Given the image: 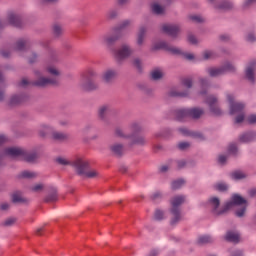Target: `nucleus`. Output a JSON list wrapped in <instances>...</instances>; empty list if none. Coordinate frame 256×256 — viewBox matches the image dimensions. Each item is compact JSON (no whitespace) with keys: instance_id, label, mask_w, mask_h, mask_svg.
Segmentation results:
<instances>
[{"instance_id":"10","label":"nucleus","mask_w":256,"mask_h":256,"mask_svg":"<svg viewBox=\"0 0 256 256\" xmlns=\"http://www.w3.org/2000/svg\"><path fill=\"white\" fill-rule=\"evenodd\" d=\"M227 99L230 103V115L241 113L245 109V104L241 102H235V97L233 94H228Z\"/></svg>"},{"instance_id":"62","label":"nucleus","mask_w":256,"mask_h":256,"mask_svg":"<svg viewBox=\"0 0 256 256\" xmlns=\"http://www.w3.org/2000/svg\"><path fill=\"white\" fill-rule=\"evenodd\" d=\"M177 165H178V169H183V167L187 165V162H185L184 160H180L177 162Z\"/></svg>"},{"instance_id":"27","label":"nucleus","mask_w":256,"mask_h":256,"mask_svg":"<svg viewBox=\"0 0 256 256\" xmlns=\"http://www.w3.org/2000/svg\"><path fill=\"white\" fill-rule=\"evenodd\" d=\"M178 131L185 136L192 135L193 137H199V139H203V135L200 133H191L190 131L187 130V128H179Z\"/></svg>"},{"instance_id":"43","label":"nucleus","mask_w":256,"mask_h":256,"mask_svg":"<svg viewBox=\"0 0 256 256\" xmlns=\"http://www.w3.org/2000/svg\"><path fill=\"white\" fill-rule=\"evenodd\" d=\"M233 7V4L231 2H222L218 9H231Z\"/></svg>"},{"instance_id":"57","label":"nucleus","mask_w":256,"mask_h":256,"mask_svg":"<svg viewBox=\"0 0 256 256\" xmlns=\"http://www.w3.org/2000/svg\"><path fill=\"white\" fill-rule=\"evenodd\" d=\"M134 66L138 69V71H141L142 70V68H141V60L135 59L134 60Z\"/></svg>"},{"instance_id":"3","label":"nucleus","mask_w":256,"mask_h":256,"mask_svg":"<svg viewBox=\"0 0 256 256\" xmlns=\"http://www.w3.org/2000/svg\"><path fill=\"white\" fill-rule=\"evenodd\" d=\"M4 153L8 157H20L22 161H27V163H33L37 159V153L28 152L23 148L9 147L4 150Z\"/></svg>"},{"instance_id":"9","label":"nucleus","mask_w":256,"mask_h":256,"mask_svg":"<svg viewBox=\"0 0 256 256\" xmlns=\"http://www.w3.org/2000/svg\"><path fill=\"white\" fill-rule=\"evenodd\" d=\"M227 71H230V72L235 71V66L227 63L223 67L208 68V73H209L210 77H219L221 75H225V73H227Z\"/></svg>"},{"instance_id":"17","label":"nucleus","mask_w":256,"mask_h":256,"mask_svg":"<svg viewBox=\"0 0 256 256\" xmlns=\"http://www.w3.org/2000/svg\"><path fill=\"white\" fill-rule=\"evenodd\" d=\"M256 132H247L240 136L239 141L241 143H251V141H255Z\"/></svg>"},{"instance_id":"21","label":"nucleus","mask_w":256,"mask_h":256,"mask_svg":"<svg viewBox=\"0 0 256 256\" xmlns=\"http://www.w3.org/2000/svg\"><path fill=\"white\" fill-rule=\"evenodd\" d=\"M111 151L117 157H121V155H123V153L125 151V148H123V145H121V144H114L111 146Z\"/></svg>"},{"instance_id":"35","label":"nucleus","mask_w":256,"mask_h":256,"mask_svg":"<svg viewBox=\"0 0 256 256\" xmlns=\"http://www.w3.org/2000/svg\"><path fill=\"white\" fill-rule=\"evenodd\" d=\"M151 77L154 81H157L163 77V72H161V70H154L151 73Z\"/></svg>"},{"instance_id":"58","label":"nucleus","mask_w":256,"mask_h":256,"mask_svg":"<svg viewBox=\"0 0 256 256\" xmlns=\"http://www.w3.org/2000/svg\"><path fill=\"white\" fill-rule=\"evenodd\" d=\"M31 82L28 81L26 78L22 79V81L19 83L20 87H27Z\"/></svg>"},{"instance_id":"61","label":"nucleus","mask_w":256,"mask_h":256,"mask_svg":"<svg viewBox=\"0 0 256 256\" xmlns=\"http://www.w3.org/2000/svg\"><path fill=\"white\" fill-rule=\"evenodd\" d=\"M0 54L2 55V57L7 58V57H9L11 55V52L8 51V50H1Z\"/></svg>"},{"instance_id":"18","label":"nucleus","mask_w":256,"mask_h":256,"mask_svg":"<svg viewBox=\"0 0 256 256\" xmlns=\"http://www.w3.org/2000/svg\"><path fill=\"white\" fill-rule=\"evenodd\" d=\"M25 101H27V96L16 95L11 97L9 105L13 107L14 105H21V103H25Z\"/></svg>"},{"instance_id":"6","label":"nucleus","mask_w":256,"mask_h":256,"mask_svg":"<svg viewBox=\"0 0 256 256\" xmlns=\"http://www.w3.org/2000/svg\"><path fill=\"white\" fill-rule=\"evenodd\" d=\"M185 203V196L178 195L174 196L171 199V214L173 215V218L171 219V225H176V223H179L181 221V210L179 207Z\"/></svg>"},{"instance_id":"28","label":"nucleus","mask_w":256,"mask_h":256,"mask_svg":"<svg viewBox=\"0 0 256 256\" xmlns=\"http://www.w3.org/2000/svg\"><path fill=\"white\" fill-rule=\"evenodd\" d=\"M183 185H185V180L179 179V180L173 181L171 184V187L175 191L177 189H181V187H183Z\"/></svg>"},{"instance_id":"41","label":"nucleus","mask_w":256,"mask_h":256,"mask_svg":"<svg viewBox=\"0 0 256 256\" xmlns=\"http://www.w3.org/2000/svg\"><path fill=\"white\" fill-rule=\"evenodd\" d=\"M117 39H119V36H109L105 39V42L107 43V45H113V43H115Z\"/></svg>"},{"instance_id":"31","label":"nucleus","mask_w":256,"mask_h":256,"mask_svg":"<svg viewBox=\"0 0 256 256\" xmlns=\"http://www.w3.org/2000/svg\"><path fill=\"white\" fill-rule=\"evenodd\" d=\"M231 177L232 179L239 180V179H245V177L247 176L242 171H235L231 174Z\"/></svg>"},{"instance_id":"20","label":"nucleus","mask_w":256,"mask_h":256,"mask_svg":"<svg viewBox=\"0 0 256 256\" xmlns=\"http://www.w3.org/2000/svg\"><path fill=\"white\" fill-rule=\"evenodd\" d=\"M57 188L50 187V194L45 198V203H55L57 201Z\"/></svg>"},{"instance_id":"53","label":"nucleus","mask_w":256,"mask_h":256,"mask_svg":"<svg viewBox=\"0 0 256 256\" xmlns=\"http://www.w3.org/2000/svg\"><path fill=\"white\" fill-rule=\"evenodd\" d=\"M245 121V114H240L235 118V123H243Z\"/></svg>"},{"instance_id":"22","label":"nucleus","mask_w":256,"mask_h":256,"mask_svg":"<svg viewBox=\"0 0 256 256\" xmlns=\"http://www.w3.org/2000/svg\"><path fill=\"white\" fill-rule=\"evenodd\" d=\"M27 47H29V41L21 39V40L17 41L15 50L16 51H25V49H27Z\"/></svg>"},{"instance_id":"8","label":"nucleus","mask_w":256,"mask_h":256,"mask_svg":"<svg viewBox=\"0 0 256 256\" xmlns=\"http://www.w3.org/2000/svg\"><path fill=\"white\" fill-rule=\"evenodd\" d=\"M8 25L21 28L23 27V22L21 21V17H19V15L15 14L14 12H9L7 20H0V29H3Z\"/></svg>"},{"instance_id":"42","label":"nucleus","mask_w":256,"mask_h":256,"mask_svg":"<svg viewBox=\"0 0 256 256\" xmlns=\"http://www.w3.org/2000/svg\"><path fill=\"white\" fill-rule=\"evenodd\" d=\"M53 33H54V35H56V37H59V35H61V33H63V29H61V26L56 24L53 26Z\"/></svg>"},{"instance_id":"54","label":"nucleus","mask_w":256,"mask_h":256,"mask_svg":"<svg viewBox=\"0 0 256 256\" xmlns=\"http://www.w3.org/2000/svg\"><path fill=\"white\" fill-rule=\"evenodd\" d=\"M227 162V156L225 155H220L218 157V163H220L221 165H225V163Z\"/></svg>"},{"instance_id":"38","label":"nucleus","mask_w":256,"mask_h":256,"mask_svg":"<svg viewBox=\"0 0 256 256\" xmlns=\"http://www.w3.org/2000/svg\"><path fill=\"white\" fill-rule=\"evenodd\" d=\"M48 133H51V127L43 125L40 130V137H46Z\"/></svg>"},{"instance_id":"13","label":"nucleus","mask_w":256,"mask_h":256,"mask_svg":"<svg viewBox=\"0 0 256 256\" xmlns=\"http://www.w3.org/2000/svg\"><path fill=\"white\" fill-rule=\"evenodd\" d=\"M157 49H164V51H168L169 53H172V55H181V50H179V48L172 47L166 42H159L156 44L154 50Z\"/></svg>"},{"instance_id":"45","label":"nucleus","mask_w":256,"mask_h":256,"mask_svg":"<svg viewBox=\"0 0 256 256\" xmlns=\"http://www.w3.org/2000/svg\"><path fill=\"white\" fill-rule=\"evenodd\" d=\"M118 12L117 10H109L106 14L107 19H115L117 17Z\"/></svg>"},{"instance_id":"56","label":"nucleus","mask_w":256,"mask_h":256,"mask_svg":"<svg viewBox=\"0 0 256 256\" xmlns=\"http://www.w3.org/2000/svg\"><path fill=\"white\" fill-rule=\"evenodd\" d=\"M255 39H256L255 34H253V33L248 34L246 37V41H248L249 43H253L255 41Z\"/></svg>"},{"instance_id":"36","label":"nucleus","mask_w":256,"mask_h":256,"mask_svg":"<svg viewBox=\"0 0 256 256\" xmlns=\"http://www.w3.org/2000/svg\"><path fill=\"white\" fill-rule=\"evenodd\" d=\"M134 140H133V144L134 145H145V138L141 137V136H136L135 134H133Z\"/></svg>"},{"instance_id":"59","label":"nucleus","mask_w":256,"mask_h":256,"mask_svg":"<svg viewBox=\"0 0 256 256\" xmlns=\"http://www.w3.org/2000/svg\"><path fill=\"white\" fill-rule=\"evenodd\" d=\"M115 135H116V137H127V136H125V134H123V131L119 128L116 129Z\"/></svg>"},{"instance_id":"15","label":"nucleus","mask_w":256,"mask_h":256,"mask_svg":"<svg viewBox=\"0 0 256 256\" xmlns=\"http://www.w3.org/2000/svg\"><path fill=\"white\" fill-rule=\"evenodd\" d=\"M255 67L256 62L252 61L246 68V78L248 79V81H250V83H255Z\"/></svg>"},{"instance_id":"60","label":"nucleus","mask_w":256,"mask_h":256,"mask_svg":"<svg viewBox=\"0 0 256 256\" xmlns=\"http://www.w3.org/2000/svg\"><path fill=\"white\" fill-rule=\"evenodd\" d=\"M200 85H201L202 89H205V87L209 86V82H207L206 79H201L200 80Z\"/></svg>"},{"instance_id":"29","label":"nucleus","mask_w":256,"mask_h":256,"mask_svg":"<svg viewBox=\"0 0 256 256\" xmlns=\"http://www.w3.org/2000/svg\"><path fill=\"white\" fill-rule=\"evenodd\" d=\"M52 137L55 141H65L67 139V135L60 132H53Z\"/></svg>"},{"instance_id":"16","label":"nucleus","mask_w":256,"mask_h":256,"mask_svg":"<svg viewBox=\"0 0 256 256\" xmlns=\"http://www.w3.org/2000/svg\"><path fill=\"white\" fill-rule=\"evenodd\" d=\"M102 79L105 83H113L117 79V71L111 69L106 70L103 73Z\"/></svg>"},{"instance_id":"5","label":"nucleus","mask_w":256,"mask_h":256,"mask_svg":"<svg viewBox=\"0 0 256 256\" xmlns=\"http://www.w3.org/2000/svg\"><path fill=\"white\" fill-rule=\"evenodd\" d=\"M97 77V72L93 68H88L82 74L81 87L84 91H95L99 87L93 79Z\"/></svg>"},{"instance_id":"24","label":"nucleus","mask_w":256,"mask_h":256,"mask_svg":"<svg viewBox=\"0 0 256 256\" xmlns=\"http://www.w3.org/2000/svg\"><path fill=\"white\" fill-rule=\"evenodd\" d=\"M145 33H147V28H145L144 26L140 27L138 32V39H137L138 45H143V41L145 39Z\"/></svg>"},{"instance_id":"39","label":"nucleus","mask_w":256,"mask_h":256,"mask_svg":"<svg viewBox=\"0 0 256 256\" xmlns=\"http://www.w3.org/2000/svg\"><path fill=\"white\" fill-rule=\"evenodd\" d=\"M152 201H161L163 199V194L160 191H156L151 195Z\"/></svg>"},{"instance_id":"63","label":"nucleus","mask_w":256,"mask_h":256,"mask_svg":"<svg viewBox=\"0 0 256 256\" xmlns=\"http://www.w3.org/2000/svg\"><path fill=\"white\" fill-rule=\"evenodd\" d=\"M9 141L8 138H6L5 135H0V145H3L4 143H7Z\"/></svg>"},{"instance_id":"55","label":"nucleus","mask_w":256,"mask_h":256,"mask_svg":"<svg viewBox=\"0 0 256 256\" xmlns=\"http://www.w3.org/2000/svg\"><path fill=\"white\" fill-rule=\"evenodd\" d=\"M188 41L189 43H191L192 45H197V38L193 35H189L188 36Z\"/></svg>"},{"instance_id":"11","label":"nucleus","mask_w":256,"mask_h":256,"mask_svg":"<svg viewBox=\"0 0 256 256\" xmlns=\"http://www.w3.org/2000/svg\"><path fill=\"white\" fill-rule=\"evenodd\" d=\"M206 103H207V105H209L212 115H215L216 117L223 115L221 108H219V106L217 105V97L208 96L206 99Z\"/></svg>"},{"instance_id":"2","label":"nucleus","mask_w":256,"mask_h":256,"mask_svg":"<svg viewBox=\"0 0 256 256\" xmlns=\"http://www.w3.org/2000/svg\"><path fill=\"white\" fill-rule=\"evenodd\" d=\"M56 162L59 165H71L72 167H74V169H76V172L78 173V175H83L88 179H93L94 177H97V175H99L97 171L89 169L88 161H85L81 158H78L75 161L71 162L63 157H58L56 159Z\"/></svg>"},{"instance_id":"26","label":"nucleus","mask_w":256,"mask_h":256,"mask_svg":"<svg viewBox=\"0 0 256 256\" xmlns=\"http://www.w3.org/2000/svg\"><path fill=\"white\" fill-rule=\"evenodd\" d=\"M151 8L155 15H163V13H165V9L157 3L152 4Z\"/></svg>"},{"instance_id":"51","label":"nucleus","mask_w":256,"mask_h":256,"mask_svg":"<svg viewBox=\"0 0 256 256\" xmlns=\"http://www.w3.org/2000/svg\"><path fill=\"white\" fill-rule=\"evenodd\" d=\"M247 121L250 125H253L256 123V115L252 114L250 116H248Z\"/></svg>"},{"instance_id":"25","label":"nucleus","mask_w":256,"mask_h":256,"mask_svg":"<svg viewBox=\"0 0 256 256\" xmlns=\"http://www.w3.org/2000/svg\"><path fill=\"white\" fill-rule=\"evenodd\" d=\"M207 243H213V238L211 236L204 235L198 238V245H207Z\"/></svg>"},{"instance_id":"40","label":"nucleus","mask_w":256,"mask_h":256,"mask_svg":"<svg viewBox=\"0 0 256 256\" xmlns=\"http://www.w3.org/2000/svg\"><path fill=\"white\" fill-rule=\"evenodd\" d=\"M187 95H189L188 92L170 91V97H187Z\"/></svg>"},{"instance_id":"7","label":"nucleus","mask_w":256,"mask_h":256,"mask_svg":"<svg viewBox=\"0 0 256 256\" xmlns=\"http://www.w3.org/2000/svg\"><path fill=\"white\" fill-rule=\"evenodd\" d=\"M203 109L190 108V109H179L175 111L176 121H185V119H199L203 115Z\"/></svg>"},{"instance_id":"1","label":"nucleus","mask_w":256,"mask_h":256,"mask_svg":"<svg viewBox=\"0 0 256 256\" xmlns=\"http://www.w3.org/2000/svg\"><path fill=\"white\" fill-rule=\"evenodd\" d=\"M210 205L212 206V213L214 215H223V213H227V211L234 207V205H243L240 209L236 211V217H243L245 215V211H247V200H245V198L241 197L239 194H233L231 201L227 202L224 205V208L220 211L217 210L219 209V205H221L219 198H211Z\"/></svg>"},{"instance_id":"34","label":"nucleus","mask_w":256,"mask_h":256,"mask_svg":"<svg viewBox=\"0 0 256 256\" xmlns=\"http://www.w3.org/2000/svg\"><path fill=\"white\" fill-rule=\"evenodd\" d=\"M182 85L187 87V89H191V87H193V79L189 77L182 79Z\"/></svg>"},{"instance_id":"44","label":"nucleus","mask_w":256,"mask_h":256,"mask_svg":"<svg viewBox=\"0 0 256 256\" xmlns=\"http://www.w3.org/2000/svg\"><path fill=\"white\" fill-rule=\"evenodd\" d=\"M164 217V213L161 210H156L155 214H154V218L156 219V221H161L163 220Z\"/></svg>"},{"instance_id":"48","label":"nucleus","mask_w":256,"mask_h":256,"mask_svg":"<svg viewBox=\"0 0 256 256\" xmlns=\"http://www.w3.org/2000/svg\"><path fill=\"white\" fill-rule=\"evenodd\" d=\"M190 144L188 142H180L178 144V149L181 151H185V149L189 148Z\"/></svg>"},{"instance_id":"37","label":"nucleus","mask_w":256,"mask_h":256,"mask_svg":"<svg viewBox=\"0 0 256 256\" xmlns=\"http://www.w3.org/2000/svg\"><path fill=\"white\" fill-rule=\"evenodd\" d=\"M107 113H109V107L108 106H102L99 109V117H100V119H105V115H107Z\"/></svg>"},{"instance_id":"33","label":"nucleus","mask_w":256,"mask_h":256,"mask_svg":"<svg viewBox=\"0 0 256 256\" xmlns=\"http://www.w3.org/2000/svg\"><path fill=\"white\" fill-rule=\"evenodd\" d=\"M20 177L22 179H33V177H36V174L34 172H29V171H23L20 174Z\"/></svg>"},{"instance_id":"23","label":"nucleus","mask_w":256,"mask_h":256,"mask_svg":"<svg viewBox=\"0 0 256 256\" xmlns=\"http://www.w3.org/2000/svg\"><path fill=\"white\" fill-rule=\"evenodd\" d=\"M129 25H131V21H129V20L123 21L120 24V26L115 29L116 35H121L123 33V31H125V29H127V27H129Z\"/></svg>"},{"instance_id":"46","label":"nucleus","mask_w":256,"mask_h":256,"mask_svg":"<svg viewBox=\"0 0 256 256\" xmlns=\"http://www.w3.org/2000/svg\"><path fill=\"white\" fill-rule=\"evenodd\" d=\"M228 153H230L231 155H237V145L230 144L228 147Z\"/></svg>"},{"instance_id":"47","label":"nucleus","mask_w":256,"mask_h":256,"mask_svg":"<svg viewBox=\"0 0 256 256\" xmlns=\"http://www.w3.org/2000/svg\"><path fill=\"white\" fill-rule=\"evenodd\" d=\"M189 18L191 21H194V23H203V17L199 15H192Z\"/></svg>"},{"instance_id":"30","label":"nucleus","mask_w":256,"mask_h":256,"mask_svg":"<svg viewBox=\"0 0 256 256\" xmlns=\"http://www.w3.org/2000/svg\"><path fill=\"white\" fill-rule=\"evenodd\" d=\"M25 201L23 197H21V192H15L12 194V202L13 203H23Z\"/></svg>"},{"instance_id":"4","label":"nucleus","mask_w":256,"mask_h":256,"mask_svg":"<svg viewBox=\"0 0 256 256\" xmlns=\"http://www.w3.org/2000/svg\"><path fill=\"white\" fill-rule=\"evenodd\" d=\"M48 73L53 75L52 78L40 77L38 80L31 82L34 87H49V85H59V70L53 66L47 68Z\"/></svg>"},{"instance_id":"64","label":"nucleus","mask_w":256,"mask_h":256,"mask_svg":"<svg viewBox=\"0 0 256 256\" xmlns=\"http://www.w3.org/2000/svg\"><path fill=\"white\" fill-rule=\"evenodd\" d=\"M50 61L52 63L57 62V55L55 53H53V52L50 53Z\"/></svg>"},{"instance_id":"19","label":"nucleus","mask_w":256,"mask_h":256,"mask_svg":"<svg viewBox=\"0 0 256 256\" xmlns=\"http://www.w3.org/2000/svg\"><path fill=\"white\" fill-rule=\"evenodd\" d=\"M225 239L230 243H239V239H241V236L237 232L228 231L226 233Z\"/></svg>"},{"instance_id":"49","label":"nucleus","mask_w":256,"mask_h":256,"mask_svg":"<svg viewBox=\"0 0 256 256\" xmlns=\"http://www.w3.org/2000/svg\"><path fill=\"white\" fill-rule=\"evenodd\" d=\"M203 57L204 59H213V57H215V53L212 51H205Z\"/></svg>"},{"instance_id":"32","label":"nucleus","mask_w":256,"mask_h":256,"mask_svg":"<svg viewBox=\"0 0 256 256\" xmlns=\"http://www.w3.org/2000/svg\"><path fill=\"white\" fill-rule=\"evenodd\" d=\"M214 189H216V191H227V189H229V186H227V184L220 182L214 185Z\"/></svg>"},{"instance_id":"52","label":"nucleus","mask_w":256,"mask_h":256,"mask_svg":"<svg viewBox=\"0 0 256 256\" xmlns=\"http://www.w3.org/2000/svg\"><path fill=\"white\" fill-rule=\"evenodd\" d=\"M15 218H9L4 222V226L5 227H11V225H13L15 223Z\"/></svg>"},{"instance_id":"50","label":"nucleus","mask_w":256,"mask_h":256,"mask_svg":"<svg viewBox=\"0 0 256 256\" xmlns=\"http://www.w3.org/2000/svg\"><path fill=\"white\" fill-rule=\"evenodd\" d=\"M32 191H34V193H39V191H43V184H36L34 187H32Z\"/></svg>"},{"instance_id":"12","label":"nucleus","mask_w":256,"mask_h":256,"mask_svg":"<svg viewBox=\"0 0 256 256\" xmlns=\"http://www.w3.org/2000/svg\"><path fill=\"white\" fill-rule=\"evenodd\" d=\"M133 53L128 45H123L120 49L114 51V56L118 61L127 59Z\"/></svg>"},{"instance_id":"14","label":"nucleus","mask_w":256,"mask_h":256,"mask_svg":"<svg viewBox=\"0 0 256 256\" xmlns=\"http://www.w3.org/2000/svg\"><path fill=\"white\" fill-rule=\"evenodd\" d=\"M162 31L166 35H169L170 37H177L179 35L180 28L177 25L173 24H164L162 26Z\"/></svg>"}]
</instances>
